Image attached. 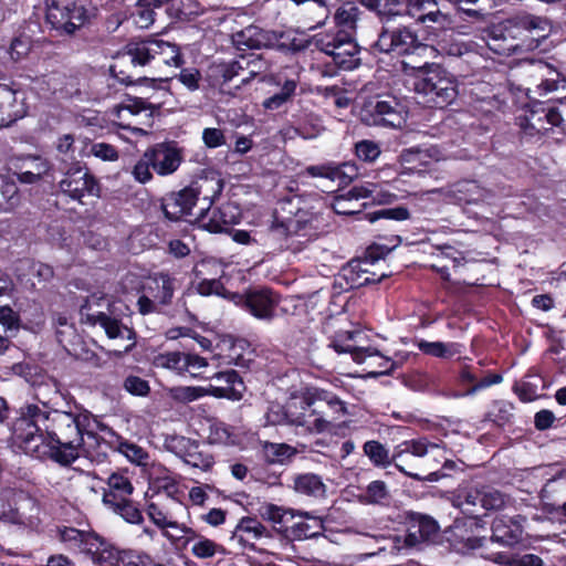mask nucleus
<instances>
[{"label":"nucleus","mask_w":566,"mask_h":566,"mask_svg":"<svg viewBox=\"0 0 566 566\" xmlns=\"http://www.w3.org/2000/svg\"><path fill=\"white\" fill-rule=\"evenodd\" d=\"M410 213L407 208L396 207L388 209H380L366 214V218L370 223H375L380 220H397L402 221L409 219Z\"/></svg>","instance_id":"680f3d73"},{"label":"nucleus","mask_w":566,"mask_h":566,"mask_svg":"<svg viewBox=\"0 0 566 566\" xmlns=\"http://www.w3.org/2000/svg\"><path fill=\"white\" fill-rule=\"evenodd\" d=\"M125 548H119L108 539L99 536L97 533L93 537L92 549L87 555L93 563L98 566H120Z\"/></svg>","instance_id":"c85d7f7f"},{"label":"nucleus","mask_w":566,"mask_h":566,"mask_svg":"<svg viewBox=\"0 0 566 566\" xmlns=\"http://www.w3.org/2000/svg\"><path fill=\"white\" fill-rule=\"evenodd\" d=\"M403 71L413 73V90L422 102L431 107L443 108L454 101L458 91L454 78L440 65L424 62H402Z\"/></svg>","instance_id":"7ed1b4c3"},{"label":"nucleus","mask_w":566,"mask_h":566,"mask_svg":"<svg viewBox=\"0 0 566 566\" xmlns=\"http://www.w3.org/2000/svg\"><path fill=\"white\" fill-rule=\"evenodd\" d=\"M196 440L179 436L168 434L164 439V447L167 451L174 453L180 459H184Z\"/></svg>","instance_id":"bf43d9fd"},{"label":"nucleus","mask_w":566,"mask_h":566,"mask_svg":"<svg viewBox=\"0 0 566 566\" xmlns=\"http://www.w3.org/2000/svg\"><path fill=\"white\" fill-rule=\"evenodd\" d=\"M262 537H271L270 531L255 516L240 518L231 539L238 541L243 548L255 551V542Z\"/></svg>","instance_id":"a878e982"},{"label":"nucleus","mask_w":566,"mask_h":566,"mask_svg":"<svg viewBox=\"0 0 566 566\" xmlns=\"http://www.w3.org/2000/svg\"><path fill=\"white\" fill-rule=\"evenodd\" d=\"M501 566H544L543 559L535 554H512L491 552L484 556Z\"/></svg>","instance_id":"79ce46f5"},{"label":"nucleus","mask_w":566,"mask_h":566,"mask_svg":"<svg viewBox=\"0 0 566 566\" xmlns=\"http://www.w3.org/2000/svg\"><path fill=\"white\" fill-rule=\"evenodd\" d=\"M305 216L306 212L297 210L293 218H275L266 233V245L274 252H301L312 237V227Z\"/></svg>","instance_id":"39448f33"},{"label":"nucleus","mask_w":566,"mask_h":566,"mask_svg":"<svg viewBox=\"0 0 566 566\" xmlns=\"http://www.w3.org/2000/svg\"><path fill=\"white\" fill-rule=\"evenodd\" d=\"M295 515L303 517L304 521L295 522L282 530V535L290 541H303L307 538H316L324 531V520L313 515L311 512L297 511Z\"/></svg>","instance_id":"b1692460"},{"label":"nucleus","mask_w":566,"mask_h":566,"mask_svg":"<svg viewBox=\"0 0 566 566\" xmlns=\"http://www.w3.org/2000/svg\"><path fill=\"white\" fill-rule=\"evenodd\" d=\"M147 151L153 161V169L160 176L175 172L182 160L180 149L172 144H157Z\"/></svg>","instance_id":"393cba45"},{"label":"nucleus","mask_w":566,"mask_h":566,"mask_svg":"<svg viewBox=\"0 0 566 566\" xmlns=\"http://www.w3.org/2000/svg\"><path fill=\"white\" fill-rule=\"evenodd\" d=\"M261 452L268 464L281 465L289 463L297 454L296 448L289 443L270 441H263L261 443Z\"/></svg>","instance_id":"58836bf2"},{"label":"nucleus","mask_w":566,"mask_h":566,"mask_svg":"<svg viewBox=\"0 0 566 566\" xmlns=\"http://www.w3.org/2000/svg\"><path fill=\"white\" fill-rule=\"evenodd\" d=\"M520 76L525 77L526 83L530 85L527 91H532L531 86H534V92L539 94H546L557 90L558 72L556 69L547 62L542 60H525L522 61L517 67Z\"/></svg>","instance_id":"f3484780"},{"label":"nucleus","mask_w":566,"mask_h":566,"mask_svg":"<svg viewBox=\"0 0 566 566\" xmlns=\"http://www.w3.org/2000/svg\"><path fill=\"white\" fill-rule=\"evenodd\" d=\"M284 35L281 34L280 39L274 32L262 30L256 25H249L232 35V42L238 50H259L262 48L277 46L284 50L298 51L302 49L300 44L295 43V39L291 42L281 41Z\"/></svg>","instance_id":"dca6fc26"},{"label":"nucleus","mask_w":566,"mask_h":566,"mask_svg":"<svg viewBox=\"0 0 566 566\" xmlns=\"http://www.w3.org/2000/svg\"><path fill=\"white\" fill-rule=\"evenodd\" d=\"M71 419H73V424L76 426V431L83 439L84 436L96 439L95 429L107 431L108 433L114 434V431L109 427L97 421L87 410L78 413L71 412Z\"/></svg>","instance_id":"c03bdc74"},{"label":"nucleus","mask_w":566,"mask_h":566,"mask_svg":"<svg viewBox=\"0 0 566 566\" xmlns=\"http://www.w3.org/2000/svg\"><path fill=\"white\" fill-rule=\"evenodd\" d=\"M116 359L112 361L101 363V356H86L81 359L83 367L93 368H113L112 373L116 377H127L132 374L142 378H147L154 375L153 365L149 360L138 359L136 356H130L132 360H126L128 356H115Z\"/></svg>","instance_id":"6ab92c4d"},{"label":"nucleus","mask_w":566,"mask_h":566,"mask_svg":"<svg viewBox=\"0 0 566 566\" xmlns=\"http://www.w3.org/2000/svg\"><path fill=\"white\" fill-rule=\"evenodd\" d=\"M153 364L171 369L180 376L189 374L192 378H209L206 375L208 360L205 356H154Z\"/></svg>","instance_id":"412c9836"},{"label":"nucleus","mask_w":566,"mask_h":566,"mask_svg":"<svg viewBox=\"0 0 566 566\" xmlns=\"http://www.w3.org/2000/svg\"><path fill=\"white\" fill-rule=\"evenodd\" d=\"M374 125L401 127L406 119L403 105L392 95H378L365 105Z\"/></svg>","instance_id":"a211bd4d"},{"label":"nucleus","mask_w":566,"mask_h":566,"mask_svg":"<svg viewBox=\"0 0 566 566\" xmlns=\"http://www.w3.org/2000/svg\"><path fill=\"white\" fill-rule=\"evenodd\" d=\"M481 520L478 515L455 518L449 528L448 538L453 545H461L462 549L474 551L478 548H488V537L475 534L481 526Z\"/></svg>","instance_id":"aec40b11"},{"label":"nucleus","mask_w":566,"mask_h":566,"mask_svg":"<svg viewBox=\"0 0 566 566\" xmlns=\"http://www.w3.org/2000/svg\"><path fill=\"white\" fill-rule=\"evenodd\" d=\"M366 198L386 205L392 202L396 196L385 190L379 184L365 182L364 185L354 186L346 193L335 197L333 209L338 214H353L359 212L361 207L359 200Z\"/></svg>","instance_id":"f8f14e48"},{"label":"nucleus","mask_w":566,"mask_h":566,"mask_svg":"<svg viewBox=\"0 0 566 566\" xmlns=\"http://www.w3.org/2000/svg\"><path fill=\"white\" fill-rule=\"evenodd\" d=\"M115 304L104 295L88 296L80 307L81 322L91 326L99 325L109 338H132L133 331L124 326L115 316Z\"/></svg>","instance_id":"423d86ee"},{"label":"nucleus","mask_w":566,"mask_h":566,"mask_svg":"<svg viewBox=\"0 0 566 566\" xmlns=\"http://www.w3.org/2000/svg\"><path fill=\"white\" fill-rule=\"evenodd\" d=\"M276 301L268 290L250 292L244 297V307L256 318L271 319Z\"/></svg>","instance_id":"473e14b6"},{"label":"nucleus","mask_w":566,"mask_h":566,"mask_svg":"<svg viewBox=\"0 0 566 566\" xmlns=\"http://www.w3.org/2000/svg\"><path fill=\"white\" fill-rule=\"evenodd\" d=\"M521 532L512 530L503 522H495L492 525V536L488 537V545L497 543L502 546L511 547L520 542Z\"/></svg>","instance_id":"de8ad7c7"},{"label":"nucleus","mask_w":566,"mask_h":566,"mask_svg":"<svg viewBox=\"0 0 566 566\" xmlns=\"http://www.w3.org/2000/svg\"><path fill=\"white\" fill-rule=\"evenodd\" d=\"M120 566H163L156 563L148 554L126 548Z\"/></svg>","instance_id":"69168bd1"},{"label":"nucleus","mask_w":566,"mask_h":566,"mask_svg":"<svg viewBox=\"0 0 566 566\" xmlns=\"http://www.w3.org/2000/svg\"><path fill=\"white\" fill-rule=\"evenodd\" d=\"M156 109V107L144 101L143 98L134 97L128 99V103L122 104L114 107V114L116 117L120 120L119 125L123 128H129L130 123H126L127 116H137L143 112H149L147 115L151 116L153 112Z\"/></svg>","instance_id":"37998d69"},{"label":"nucleus","mask_w":566,"mask_h":566,"mask_svg":"<svg viewBox=\"0 0 566 566\" xmlns=\"http://www.w3.org/2000/svg\"><path fill=\"white\" fill-rule=\"evenodd\" d=\"M123 379V389L135 397H147L150 394V385L146 378L133 376L120 377Z\"/></svg>","instance_id":"052dcab7"},{"label":"nucleus","mask_w":566,"mask_h":566,"mask_svg":"<svg viewBox=\"0 0 566 566\" xmlns=\"http://www.w3.org/2000/svg\"><path fill=\"white\" fill-rule=\"evenodd\" d=\"M405 525L403 545L406 548L420 552L440 543V525L431 515L407 511L405 513Z\"/></svg>","instance_id":"9d476101"},{"label":"nucleus","mask_w":566,"mask_h":566,"mask_svg":"<svg viewBox=\"0 0 566 566\" xmlns=\"http://www.w3.org/2000/svg\"><path fill=\"white\" fill-rule=\"evenodd\" d=\"M57 170L62 174L59 188L72 200L83 202L85 197L98 196L99 187L96 179L80 161H67L66 158H62Z\"/></svg>","instance_id":"1a4fd4ad"},{"label":"nucleus","mask_w":566,"mask_h":566,"mask_svg":"<svg viewBox=\"0 0 566 566\" xmlns=\"http://www.w3.org/2000/svg\"><path fill=\"white\" fill-rule=\"evenodd\" d=\"M296 87H297V82L295 80H292V78L286 80L283 83L280 92L265 98L262 103V106L269 111H275V109L281 108L285 103H287L293 97V95L295 94Z\"/></svg>","instance_id":"8fccbe9b"},{"label":"nucleus","mask_w":566,"mask_h":566,"mask_svg":"<svg viewBox=\"0 0 566 566\" xmlns=\"http://www.w3.org/2000/svg\"><path fill=\"white\" fill-rule=\"evenodd\" d=\"M305 172L313 178L326 179L338 188L349 185L357 176V167L352 163H326L308 166Z\"/></svg>","instance_id":"5701e85b"},{"label":"nucleus","mask_w":566,"mask_h":566,"mask_svg":"<svg viewBox=\"0 0 566 566\" xmlns=\"http://www.w3.org/2000/svg\"><path fill=\"white\" fill-rule=\"evenodd\" d=\"M30 165L34 166V170L23 169L19 172H15L19 181L23 184H34L39 181L41 177L49 170L48 163L39 157L30 158Z\"/></svg>","instance_id":"13d9d810"},{"label":"nucleus","mask_w":566,"mask_h":566,"mask_svg":"<svg viewBox=\"0 0 566 566\" xmlns=\"http://www.w3.org/2000/svg\"><path fill=\"white\" fill-rule=\"evenodd\" d=\"M86 19L85 8L74 0H50L46 3V21L61 33L73 34Z\"/></svg>","instance_id":"ddd939ff"},{"label":"nucleus","mask_w":566,"mask_h":566,"mask_svg":"<svg viewBox=\"0 0 566 566\" xmlns=\"http://www.w3.org/2000/svg\"><path fill=\"white\" fill-rule=\"evenodd\" d=\"M95 532L81 531L71 526L57 527V537L71 551H78L87 554L92 549Z\"/></svg>","instance_id":"f704fd0d"},{"label":"nucleus","mask_w":566,"mask_h":566,"mask_svg":"<svg viewBox=\"0 0 566 566\" xmlns=\"http://www.w3.org/2000/svg\"><path fill=\"white\" fill-rule=\"evenodd\" d=\"M355 153L360 160L373 163L380 156L381 150L377 143L364 139L356 143Z\"/></svg>","instance_id":"774afa93"},{"label":"nucleus","mask_w":566,"mask_h":566,"mask_svg":"<svg viewBox=\"0 0 566 566\" xmlns=\"http://www.w3.org/2000/svg\"><path fill=\"white\" fill-rule=\"evenodd\" d=\"M293 490L301 495L308 497H323L326 493V485L321 475L312 472L297 473L293 476Z\"/></svg>","instance_id":"e433bc0d"},{"label":"nucleus","mask_w":566,"mask_h":566,"mask_svg":"<svg viewBox=\"0 0 566 566\" xmlns=\"http://www.w3.org/2000/svg\"><path fill=\"white\" fill-rule=\"evenodd\" d=\"M150 168H153V161L149 157L148 151L146 150L144 155L137 160L132 169V175L135 180L140 184H146L151 180L153 174Z\"/></svg>","instance_id":"338daca9"},{"label":"nucleus","mask_w":566,"mask_h":566,"mask_svg":"<svg viewBox=\"0 0 566 566\" xmlns=\"http://www.w3.org/2000/svg\"><path fill=\"white\" fill-rule=\"evenodd\" d=\"M364 455L368 458L375 468L386 469L390 467L400 453L390 454L389 449L378 440H368L363 446Z\"/></svg>","instance_id":"a19ab883"},{"label":"nucleus","mask_w":566,"mask_h":566,"mask_svg":"<svg viewBox=\"0 0 566 566\" xmlns=\"http://www.w3.org/2000/svg\"><path fill=\"white\" fill-rule=\"evenodd\" d=\"M20 203L18 187L14 182H3L0 187V212H10Z\"/></svg>","instance_id":"4d7b16f0"},{"label":"nucleus","mask_w":566,"mask_h":566,"mask_svg":"<svg viewBox=\"0 0 566 566\" xmlns=\"http://www.w3.org/2000/svg\"><path fill=\"white\" fill-rule=\"evenodd\" d=\"M113 436L116 438V441L118 443L117 450L120 453H123L129 461H132L138 465H145L147 463V460L149 458V454L147 451H145L142 447L123 439L120 436H117L115 432Z\"/></svg>","instance_id":"5fc2aeb1"},{"label":"nucleus","mask_w":566,"mask_h":566,"mask_svg":"<svg viewBox=\"0 0 566 566\" xmlns=\"http://www.w3.org/2000/svg\"><path fill=\"white\" fill-rule=\"evenodd\" d=\"M126 61L135 66L153 65L156 69L178 67L182 63L179 48L175 43L155 38L127 43L119 56V62Z\"/></svg>","instance_id":"20e7f679"},{"label":"nucleus","mask_w":566,"mask_h":566,"mask_svg":"<svg viewBox=\"0 0 566 566\" xmlns=\"http://www.w3.org/2000/svg\"><path fill=\"white\" fill-rule=\"evenodd\" d=\"M113 513L119 515L127 523L130 524H140L144 521V516L142 510L137 506V504L129 496L125 499L123 502H119L111 507H108Z\"/></svg>","instance_id":"864d4df0"},{"label":"nucleus","mask_w":566,"mask_h":566,"mask_svg":"<svg viewBox=\"0 0 566 566\" xmlns=\"http://www.w3.org/2000/svg\"><path fill=\"white\" fill-rule=\"evenodd\" d=\"M360 14V9L354 2L342 3L334 13V22L337 28L334 32H346L353 36Z\"/></svg>","instance_id":"ea45409f"},{"label":"nucleus","mask_w":566,"mask_h":566,"mask_svg":"<svg viewBox=\"0 0 566 566\" xmlns=\"http://www.w3.org/2000/svg\"><path fill=\"white\" fill-rule=\"evenodd\" d=\"M543 105L539 104L537 109H532L530 115L521 118L520 126L528 135L543 134L551 129L546 126L545 117L542 113Z\"/></svg>","instance_id":"603ef678"},{"label":"nucleus","mask_w":566,"mask_h":566,"mask_svg":"<svg viewBox=\"0 0 566 566\" xmlns=\"http://www.w3.org/2000/svg\"><path fill=\"white\" fill-rule=\"evenodd\" d=\"M211 203V197L203 195L202 207L199 208V213L196 214L202 229L211 233L226 232L231 226L239 223L241 211L235 203L227 202L210 211Z\"/></svg>","instance_id":"4468645a"},{"label":"nucleus","mask_w":566,"mask_h":566,"mask_svg":"<svg viewBox=\"0 0 566 566\" xmlns=\"http://www.w3.org/2000/svg\"><path fill=\"white\" fill-rule=\"evenodd\" d=\"M233 428L226 422L213 420L209 426L208 440L212 444L230 446L235 443Z\"/></svg>","instance_id":"09e8293b"},{"label":"nucleus","mask_w":566,"mask_h":566,"mask_svg":"<svg viewBox=\"0 0 566 566\" xmlns=\"http://www.w3.org/2000/svg\"><path fill=\"white\" fill-rule=\"evenodd\" d=\"M366 335L360 331H339L331 342L338 354H380L378 349L365 346Z\"/></svg>","instance_id":"bb28decb"},{"label":"nucleus","mask_w":566,"mask_h":566,"mask_svg":"<svg viewBox=\"0 0 566 566\" xmlns=\"http://www.w3.org/2000/svg\"><path fill=\"white\" fill-rule=\"evenodd\" d=\"M296 4L307 3L306 10L312 11L313 14L306 18L307 22H313L310 30H314L325 24L329 17V9L326 0H292Z\"/></svg>","instance_id":"49530a36"},{"label":"nucleus","mask_w":566,"mask_h":566,"mask_svg":"<svg viewBox=\"0 0 566 566\" xmlns=\"http://www.w3.org/2000/svg\"><path fill=\"white\" fill-rule=\"evenodd\" d=\"M545 378L533 367L530 368L524 379L513 385V391L522 402H531L539 398V388H545Z\"/></svg>","instance_id":"c9c22d12"},{"label":"nucleus","mask_w":566,"mask_h":566,"mask_svg":"<svg viewBox=\"0 0 566 566\" xmlns=\"http://www.w3.org/2000/svg\"><path fill=\"white\" fill-rule=\"evenodd\" d=\"M317 50L331 56L333 63L345 71H352L360 64V51L354 36L346 32H325L313 36Z\"/></svg>","instance_id":"0eeeda50"},{"label":"nucleus","mask_w":566,"mask_h":566,"mask_svg":"<svg viewBox=\"0 0 566 566\" xmlns=\"http://www.w3.org/2000/svg\"><path fill=\"white\" fill-rule=\"evenodd\" d=\"M407 13L416 21L427 24H436L441 29H451L452 20L443 13L436 0H407Z\"/></svg>","instance_id":"4be33fe9"},{"label":"nucleus","mask_w":566,"mask_h":566,"mask_svg":"<svg viewBox=\"0 0 566 566\" xmlns=\"http://www.w3.org/2000/svg\"><path fill=\"white\" fill-rule=\"evenodd\" d=\"M11 439L23 453L69 467L80 457L84 439L76 431L71 411L49 412L30 403L20 409L11 426Z\"/></svg>","instance_id":"f257e3e1"},{"label":"nucleus","mask_w":566,"mask_h":566,"mask_svg":"<svg viewBox=\"0 0 566 566\" xmlns=\"http://www.w3.org/2000/svg\"><path fill=\"white\" fill-rule=\"evenodd\" d=\"M191 554L197 558L207 559L213 557L216 554L226 555L227 549L223 545L218 544L206 536H200L199 541L193 543Z\"/></svg>","instance_id":"6e6d98bb"},{"label":"nucleus","mask_w":566,"mask_h":566,"mask_svg":"<svg viewBox=\"0 0 566 566\" xmlns=\"http://www.w3.org/2000/svg\"><path fill=\"white\" fill-rule=\"evenodd\" d=\"M144 291L159 304H169L174 295V280L166 273L155 274L144 285Z\"/></svg>","instance_id":"4c0bfd02"},{"label":"nucleus","mask_w":566,"mask_h":566,"mask_svg":"<svg viewBox=\"0 0 566 566\" xmlns=\"http://www.w3.org/2000/svg\"><path fill=\"white\" fill-rule=\"evenodd\" d=\"M182 461L193 469L207 472L212 469L214 458L211 453L202 449L199 441H195L189 451L186 453Z\"/></svg>","instance_id":"a18cd8bd"},{"label":"nucleus","mask_w":566,"mask_h":566,"mask_svg":"<svg viewBox=\"0 0 566 566\" xmlns=\"http://www.w3.org/2000/svg\"><path fill=\"white\" fill-rule=\"evenodd\" d=\"M520 27L537 39H545L552 29L549 20L532 14L521 18Z\"/></svg>","instance_id":"3c124183"},{"label":"nucleus","mask_w":566,"mask_h":566,"mask_svg":"<svg viewBox=\"0 0 566 566\" xmlns=\"http://www.w3.org/2000/svg\"><path fill=\"white\" fill-rule=\"evenodd\" d=\"M505 505L504 495L492 488H482L481 507L485 511H497Z\"/></svg>","instance_id":"0e129e2a"},{"label":"nucleus","mask_w":566,"mask_h":566,"mask_svg":"<svg viewBox=\"0 0 566 566\" xmlns=\"http://www.w3.org/2000/svg\"><path fill=\"white\" fill-rule=\"evenodd\" d=\"M106 484L102 501L107 509L132 496L135 490L130 479L120 472H113L107 478Z\"/></svg>","instance_id":"7c9ffc66"},{"label":"nucleus","mask_w":566,"mask_h":566,"mask_svg":"<svg viewBox=\"0 0 566 566\" xmlns=\"http://www.w3.org/2000/svg\"><path fill=\"white\" fill-rule=\"evenodd\" d=\"M347 413L346 403L325 389L305 387L292 394L284 406L271 403L264 415L266 426L290 423L308 431L324 432Z\"/></svg>","instance_id":"f03ea898"},{"label":"nucleus","mask_w":566,"mask_h":566,"mask_svg":"<svg viewBox=\"0 0 566 566\" xmlns=\"http://www.w3.org/2000/svg\"><path fill=\"white\" fill-rule=\"evenodd\" d=\"M449 195L458 205H480L493 198V193L481 187L475 180H462L454 184Z\"/></svg>","instance_id":"cd10ccee"},{"label":"nucleus","mask_w":566,"mask_h":566,"mask_svg":"<svg viewBox=\"0 0 566 566\" xmlns=\"http://www.w3.org/2000/svg\"><path fill=\"white\" fill-rule=\"evenodd\" d=\"M390 18H386L375 48L382 53H392L396 55H426L433 52V48L420 43L417 34L408 27H390Z\"/></svg>","instance_id":"6e6552de"},{"label":"nucleus","mask_w":566,"mask_h":566,"mask_svg":"<svg viewBox=\"0 0 566 566\" xmlns=\"http://www.w3.org/2000/svg\"><path fill=\"white\" fill-rule=\"evenodd\" d=\"M490 364L495 363L481 359L476 364L464 361L460 365L457 381L464 388L463 395H474L503 381V373L500 369L489 368Z\"/></svg>","instance_id":"9b49d317"},{"label":"nucleus","mask_w":566,"mask_h":566,"mask_svg":"<svg viewBox=\"0 0 566 566\" xmlns=\"http://www.w3.org/2000/svg\"><path fill=\"white\" fill-rule=\"evenodd\" d=\"M513 410L514 406L510 401L502 399L492 400L480 420V428H485L490 424L492 428L503 431L505 427L514 422Z\"/></svg>","instance_id":"c756f323"},{"label":"nucleus","mask_w":566,"mask_h":566,"mask_svg":"<svg viewBox=\"0 0 566 566\" xmlns=\"http://www.w3.org/2000/svg\"><path fill=\"white\" fill-rule=\"evenodd\" d=\"M361 4L377 12L378 15L390 18L398 14L399 0H360Z\"/></svg>","instance_id":"e2e57ef3"},{"label":"nucleus","mask_w":566,"mask_h":566,"mask_svg":"<svg viewBox=\"0 0 566 566\" xmlns=\"http://www.w3.org/2000/svg\"><path fill=\"white\" fill-rule=\"evenodd\" d=\"M23 116L22 105L17 101V92L0 85V127H8Z\"/></svg>","instance_id":"72a5a7b5"},{"label":"nucleus","mask_w":566,"mask_h":566,"mask_svg":"<svg viewBox=\"0 0 566 566\" xmlns=\"http://www.w3.org/2000/svg\"><path fill=\"white\" fill-rule=\"evenodd\" d=\"M262 71V62L258 55H241L238 60L227 64L222 72L224 82L232 81L237 76H241V83H248L251 77Z\"/></svg>","instance_id":"2f4dec72"},{"label":"nucleus","mask_w":566,"mask_h":566,"mask_svg":"<svg viewBox=\"0 0 566 566\" xmlns=\"http://www.w3.org/2000/svg\"><path fill=\"white\" fill-rule=\"evenodd\" d=\"M210 182L205 180L202 184H192L178 192L167 195L161 202V209L165 217L171 221H177L184 216H193L192 209L197 202L202 207L203 189Z\"/></svg>","instance_id":"2eb2a0df"}]
</instances>
